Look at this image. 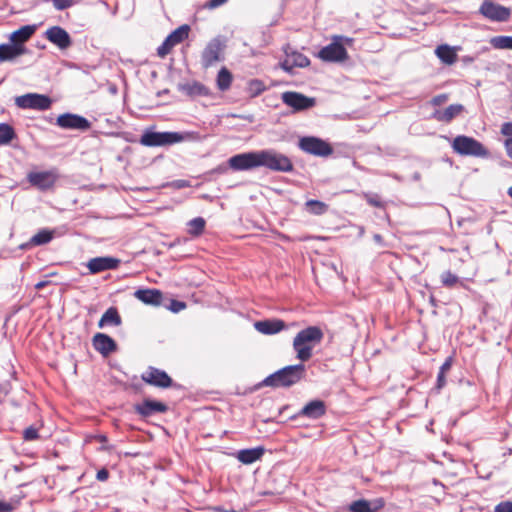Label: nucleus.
Here are the masks:
<instances>
[{
    "instance_id": "nucleus-1",
    "label": "nucleus",
    "mask_w": 512,
    "mask_h": 512,
    "mask_svg": "<svg viewBox=\"0 0 512 512\" xmlns=\"http://www.w3.org/2000/svg\"><path fill=\"white\" fill-rule=\"evenodd\" d=\"M323 338L324 333L318 326H309L299 331L293 339L296 358L301 362L310 360L313 355V348L319 345Z\"/></svg>"
},
{
    "instance_id": "nucleus-2",
    "label": "nucleus",
    "mask_w": 512,
    "mask_h": 512,
    "mask_svg": "<svg viewBox=\"0 0 512 512\" xmlns=\"http://www.w3.org/2000/svg\"><path fill=\"white\" fill-rule=\"evenodd\" d=\"M305 376L306 367L303 363L289 365L266 377L259 386L288 388L299 383Z\"/></svg>"
},
{
    "instance_id": "nucleus-3",
    "label": "nucleus",
    "mask_w": 512,
    "mask_h": 512,
    "mask_svg": "<svg viewBox=\"0 0 512 512\" xmlns=\"http://www.w3.org/2000/svg\"><path fill=\"white\" fill-rule=\"evenodd\" d=\"M452 148L457 154L465 156L487 157L489 155L488 150L482 143L465 135L455 137L452 142Z\"/></svg>"
},
{
    "instance_id": "nucleus-4",
    "label": "nucleus",
    "mask_w": 512,
    "mask_h": 512,
    "mask_svg": "<svg viewBox=\"0 0 512 512\" xmlns=\"http://www.w3.org/2000/svg\"><path fill=\"white\" fill-rule=\"evenodd\" d=\"M260 166L279 172H290L293 170L292 161L286 155L273 150L259 151Z\"/></svg>"
},
{
    "instance_id": "nucleus-5",
    "label": "nucleus",
    "mask_w": 512,
    "mask_h": 512,
    "mask_svg": "<svg viewBox=\"0 0 512 512\" xmlns=\"http://www.w3.org/2000/svg\"><path fill=\"white\" fill-rule=\"evenodd\" d=\"M184 137L178 132H155L145 131L141 138L140 143L146 147H159L169 146L183 141Z\"/></svg>"
},
{
    "instance_id": "nucleus-6",
    "label": "nucleus",
    "mask_w": 512,
    "mask_h": 512,
    "mask_svg": "<svg viewBox=\"0 0 512 512\" xmlns=\"http://www.w3.org/2000/svg\"><path fill=\"white\" fill-rule=\"evenodd\" d=\"M225 44L220 38H213L201 53V65L208 69L224 60Z\"/></svg>"
},
{
    "instance_id": "nucleus-7",
    "label": "nucleus",
    "mask_w": 512,
    "mask_h": 512,
    "mask_svg": "<svg viewBox=\"0 0 512 512\" xmlns=\"http://www.w3.org/2000/svg\"><path fill=\"white\" fill-rule=\"evenodd\" d=\"M298 146L302 151L320 157H327L333 152L328 142L313 136L300 138Z\"/></svg>"
},
{
    "instance_id": "nucleus-8",
    "label": "nucleus",
    "mask_w": 512,
    "mask_h": 512,
    "mask_svg": "<svg viewBox=\"0 0 512 512\" xmlns=\"http://www.w3.org/2000/svg\"><path fill=\"white\" fill-rule=\"evenodd\" d=\"M59 179V173L57 169H51L48 171H35L30 172L27 175L28 182L41 191H47L54 188L56 182Z\"/></svg>"
},
{
    "instance_id": "nucleus-9",
    "label": "nucleus",
    "mask_w": 512,
    "mask_h": 512,
    "mask_svg": "<svg viewBox=\"0 0 512 512\" xmlns=\"http://www.w3.org/2000/svg\"><path fill=\"white\" fill-rule=\"evenodd\" d=\"M479 13L493 22H506L511 16V10L492 0H484L479 7Z\"/></svg>"
},
{
    "instance_id": "nucleus-10",
    "label": "nucleus",
    "mask_w": 512,
    "mask_h": 512,
    "mask_svg": "<svg viewBox=\"0 0 512 512\" xmlns=\"http://www.w3.org/2000/svg\"><path fill=\"white\" fill-rule=\"evenodd\" d=\"M15 104L22 109L44 111L51 107L52 100L50 97L43 94L28 93L16 97Z\"/></svg>"
},
{
    "instance_id": "nucleus-11",
    "label": "nucleus",
    "mask_w": 512,
    "mask_h": 512,
    "mask_svg": "<svg viewBox=\"0 0 512 512\" xmlns=\"http://www.w3.org/2000/svg\"><path fill=\"white\" fill-rule=\"evenodd\" d=\"M143 382L160 389H167L173 386V379L159 368L149 366L142 374Z\"/></svg>"
},
{
    "instance_id": "nucleus-12",
    "label": "nucleus",
    "mask_w": 512,
    "mask_h": 512,
    "mask_svg": "<svg viewBox=\"0 0 512 512\" xmlns=\"http://www.w3.org/2000/svg\"><path fill=\"white\" fill-rule=\"evenodd\" d=\"M190 28L188 25H182L170 33L163 43L157 49V55L160 58H165L172 49L183 42L189 36Z\"/></svg>"
},
{
    "instance_id": "nucleus-13",
    "label": "nucleus",
    "mask_w": 512,
    "mask_h": 512,
    "mask_svg": "<svg viewBox=\"0 0 512 512\" xmlns=\"http://www.w3.org/2000/svg\"><path fill=\"white\" fill-rule=\"evenodd\" d=\"M281 98L283 103L293 108L294 111H304L314 107L316 104L315 98L294 91L284 92Z\"/></svg>"
},
{
    "instance_id": "nucleus-14",
    "label": "nucleus",
    "mask_w": 512,
    "mask_h": 512,
    "mask_svg": "<svg viewBox=\"0 0 512 512\" xmlns=\"http://www.w3.org/2000/svg\"><path fill=\"white\" fill-rule=\"evenodd\" d=\"M228 163L230 168L235 171L259 167V151L234 155L228 160Z\"/></svg>"
},
{
    "instance_id": "nucleus-15",
    "label": "nucleus",
    "mask_w": 512,
    "mask_h": 512,
    "mask_svg": "<svg viewBox=\"0 0 512 512\" xmlns=\"http://www.w3.org/2000/svg\"><path fill=\"white\" fill-rule=\"evenodd\" d=\"M134 412L142 418H149L155 414H163L168 411V406L157 400L144 399L133 406Z\"/></svg>"
},
{
    "instance_id": "nucleus-16",
    "label": "nucleus",
    "mask_w": 512,
    "mask_h": 512,
    "mask_svg": "<svg viewBox=\"0 0 512 512\" xmlns=\"http://www.w3.org/2000/svg\"><path fill=\"white\" fill-rule=\"evenodd\" d=\"M56 124L63 129L81 131H86L91 127V123L85 117L71 113L59 115L56 119Z\"/></svg>"
},
{
    "instance_id": "nucleus-17",
    "label": "nucleus",
    "mask_w": 512,
    "mask_h": 512,
    "mask_svg": "<svg viewBox=\"0 0 512 512\" xmlns=\"http://www.w3.org/2000/svg\"><path fill=\"white\" fill-rule=\"evenodd\" d=\"M318 57L326 62H338L348 57L344 46L339 42H332L318 52Z\"/></svg>"
},
{
    "instance_id": "nucleus-18",
    "label": "nucleus",
    "mask_w": 512,
    "mask_h": 512,
    "mask_svg": "<svg viewBox=\"0 0 512 512\" xmlns=\"http://www.w3.org/2000/svg\"><path fill=\"white\" fill-rule=\"evenodd\" d=\"M120 260L114 257H95L88 261L87 268L91 274L116 269Z\"/></svg>"
},
{
    "instance_id": "nucleus-19",
    "label": "nucleus",
    "mask_w": 512,
    "mask_h": 512,
    "mask_svg": "<svg viewBox=\"0 0 512 512\" xmlns=\"http://www.w3.org/2000/svg\"><path fill=\"white\" fill-rule=\"evenodd\" d=\"M48 41L59 47L67 49L71 45V38L68 32L60 26H52L45 32Z\"/></svg>"
},
{
    "instance_id": "nucleus-20",
    "label": "nucleus",
    "mask_w": 512,
    "mask_h": 512,
    "mask_svg": "<svg viewBox=\"0 0 512 512\" xmlns=\"http://www.w3.org/2000/svg\"><path fill=\"white\" fill-rule=\"evenodd\" d=\"M92 345L103 356H108L117 350L114 339L104 333H96L92 338Z\"/></svg>"
},
{
    "instance_id": "nucleus-21",
    "label": "nucleus",
    "mask_w": 512,
    "mask_h": 512,
    "mask_svg": "<svg viewBox=\"0 0 512 512\" xmlns=\"http://www.w3.org/2000/svg\"><path fill=\"white\" fill-rule=\"evenodd\" d=\"M310 60L302 53L292 51L286 53L285 59L281 62V68L291 72L295 67L304 68L309 66Z\"/></svg>"
},
{
    "instance_id": "nucleus-22",
    "label": "nucleus",
    "mask_w": 512,
    "mask_h": 512,
    "mask_svg": "<svg viewBox=\"0 0 512 512\" xmlns=\"http://www.w3.org/2000/svg\"><path fill=\"white\" fill-rule=\"evenodd\" d=\"M464 111L462 104H451L445 109H436L432 113V118L438 122L449 123L458 117Z\"/></svg>"
},
{
    "instance_id": "nucleus-23",
    "label": "nucleus",
    "mask_w": 512,
    "mask_h": 512,
    "mask_svg": "<svg viewBox=\"0 0 512 512\" xmlns=\"http://www.w3.org/2000/svg\"><path fill=\"white\" fill-rule=\"evenodd\" d=\"M254 327L262 334L273 335L284 330L286 324L281 319H267L255 322Z\"/></svg>"
},
{
    "instance_id": "nucleus-24",
    "label": "nucleus",
    "mask_w": 512,
    "mask_h": 512,
    "mask_svg": "<svg viewBox=\"0 0 512 512\" xmlns=\"http://www.w3.org/2000/svg\"><path fill=\"white\" fill-rule=\"evenodd\" d=\"M326 413V406L322 400H313L307 403L299 412V415L311 419L322 417Z\"/></svg>"
},
{
    "instance_id": "nucleus-25",
    "label": "nucleus",
    "mask_w": 512,
    "mask_h": 512,
    "mask_svg": "<svg viewBox=\"0 0 512 512\" xmlns=\"http://www.w3.org/2000/svg\"><path fill=\"white\" fill-rule=\"evenodd\" d=\"M135 297L145 304L160 305L162 293L156 289H139L134 293Z\"/></svg>"
},
{
    "instance_id": "nucleus-26",
    "label": "nucleus",
    "mask_w": 512,
    "mask_h": 512,
    "mask_svg": "<svg viewBox=\"0 0 512 512\" xmlns=\"http://www.w3.org/2000/svg\"><path fill=\"white\" fill-rule=\"evenodd\" d=\"M180 90L188 96L196 97V96H209L210 89L205 86L203 83L198 81H192L189 83H185L180 86Z\"/></svg>"
},
{
    "instance_id": "nucleus-27",
    "label": "nucleus",
    "mask_w": 512,
    "mask_h": 512,
    "mask_svg": "<svg viewBox=\"0 0 512 512\" xmlns=\"http://www.w3.org/2000/svg\"><path fill=\"white\" fill-rule=\"evenodd\" d=\"M36 26L34 25H25L20 27L18 30L14 31L11 36L10 40L12 43H14L17 46H22V44L26 41H28L31 36L35 33Z\"/></svg>"
},
{
    "instance_id": "nucleus-28",
    "label": "nucleus",
    "mask_w": 512,
    "mask_h": 512,
    "mask_svg": "<svg viewBox=\"0 0 512 512\" xmlns=\"http://www.w3.org/2000/svg\"><path fill=\"white\" fill-rule=\"evenodd\" d=\"M25 53V48L23 46H17L14 43L10 44H1L0 45V62L10 61L14 58Z\"/></svg>"
},
{
    "instance_id": "nucleus-29",
    "label": "nucleus",
    "mask_w": 512,
    "mask_h": 512,
    "mask_svg": "<svg viewBox=\"0 0 512 512\" xmlns=\"http://www.w3.org/2000/svg\"><path fill=\"white\" fill-rule=\"evenodd\" d=\"M264 451L263 447L243 449L238 452L237 459L243 464H252L263 456Z\"/></svg>"
},
{
    "instance_id": "nucleus-30",
    "label": "nucleus",
    "mask_w": 512,
    "mask_h": 512,
    "mask_svg": "<svg viewBox=\"0 0 512 512\" xmlns=\"http://www.w3.org/2000/svg\"><path fill=\"white\" fill-rule=\"evenodd\" d=\"M122 324L121 316L116 307L108 308L98 322V327L103 328L106 325L119 326Z\"/></svg>"
},
{
    "instance_id": "nucleus-31",
    "label": "nucleus",
    "mask_w": 512,
    "mask_h": 512,
    "mask_svg": "<svg viewBox=\"0 0 512 512\" xmlns=\"http://www.w3.org/2000/svg\"><path fill=\"white\" fill-rule=\"evenodd\" d=\"M437 57L445 64L452 65L457 61L456 51L448 45H440L436 48Z\"/></svg>"
},
{
    "instance_id": "nucleus-32",
    "label": "nucleus",
    "mask_w": 512,
    "mask_h": 512,
    "mask_svg": "<svg viewBox=\"0 0 512 512\" xmlns=\"http://www.w3.org/2000/svg\"><path fill=\"white\" fill-rule=\"evenodd\" d=\"M233 81L232 73L226 68L222 67L217 75V87L221 91H226L231 87Z\"/></svg>"
},
{
    "instance_id": "nucleus-33",
    "label": "nucleus",
    "mask_w": 512,
    "mask_h": 512,
    "mask_svg": "<svg viewBox=\"0 0 512 512\" xmlns=\"http://www.w3.org/2000/svg\"><path fill=\"white\" fill-rule=\"evenodd\" d=\"M188 233L193 237H199L203 234L206 221L202 217H196L188 222Z\"/></svg>"
},
{
    "instance_id": "nucleus-34",
    "label": "nucleus",
    "mask_w": 512,
    "mask_h": 512,
    "mask_svg": "<svg viewBox=\"0 0 512 512\" xmlns=\"http://www.w3.org/2000/svg\"><path fill=\"white\" fill-rule=\"evenodd\" d=\"M305 210L313 215H323L328 211V205L319 200H308L305 203Z\"/></svg>"
},
{
    "instance_id": "nucleus-35",
    "label": "nucleus",
    "mask_w": 512,
    "mask_h": 512,
    "mask_svg": "<svg viewBox=\"0 0 512 512\" xmlns=\"http://www.w3.org/2000/svg\"><path fill=\"white\" fill-rule=\"evenodd\" d=\"M15 138L14 128L7 123H0V146L9 144Z\"/></svg>"
},
{
    "instance_id": "nucleus-36",
    "label": "nucleus",
    "mask_w": 512,
    "mask_h": 512,
    "mask_svg": "<svg viewBox=\"0 0 512 512\" xmlns=\"http://www.w3.org/2000/svg\"><path fill=\"white\" fill-rule=\"evenodd\" d=\"M53 239V231L42 229L38 231L31 239L30 243L34 246L44 245Z\"/></svg>"
},
{
    "instance_id": "nucleus-37",
    "label": "nucleus",
    "mask_w": 512,
    "mask_h": 512,
    "mask_svg": "<svg viewBox=\"0 0 512 512\" xmlns=\"http://www.w3.org/2000/svg\"><path fill=\"white\" fill-rule=\"evenodd\" d=\"M266 90V86L262 80L252 79L247 83V93L251 98L259 96Z\"/></svg>"
},
{
    "instance_id": "nucleus-38",
    "label": "nucleus",
    "mask_w": 512,
    "mask_h": 512,
    "mask_svg": "<svg viewBox=\"0 0 512 512\" xmlns=\"http://www.w3.org/2000/svg\"><path fill=\"white\" fill-rule=\"evenodd\" d=\"M490 44L495 49L512 50V36H495L490 39Z\"/></svg>"
},
{
    "instance_id": "nucleus-39",
    "label": "nucleus",
    "mask_w": 512,
    "mask_h": 512,
    "mask_svg": "<svg viewBox=\"0 0 512 512\" xmlns=\"http://www.w3.org/2000/svg\"><path fill=\"white\" fill-rule=\"evenodd\" d=\"M382 506V502H379L378 505H372L367 500H357L354 501V512H374Z\"/></svg>"
},
{
    "instance_id": "nucleus-40",
    "label": "nucleus",
    "mask_w": 512,
    "mask_h": 512,
    "mask_svg": "<svg viewBox=\"0 0 512 512\" xmlns=\"http://www.w3.org/2000/svg\"><path fill=\"white\" fill-rule=\"evenodd\" d=\"M451 358H448L440 367V370H439V373H438V376H437V388L438 389H441L445 386L446 384V378H445V375L446 373L450 370L451 368Z\"/></svg>"
},
{
    "instance_id": "nucleus-41",
    "label": "nucleus",
    "mask_w": 512,
    "mask_h": 512,
    "mask_svg": "<svg viewBox=\"0 0 512 512\" xmlns=\"http://www.w3.org/2000/svg\"><path fill=\"white\" fill-rule=\"evenodd\" d=\"M441 283L443 286L447 288H452L457 283H459V277L453 274L451 271H445L441 275Z\"/></svg>"
},
{
    "instance_id": "nucleus-42",
    "label": "nucleus",
    "mask_w": 512,
    "mask_h": 512,
    "mask_svg": "<svg viewBox=\"0 0 512 512\" xmlns=\"http://www.w3.org/2000/svg\"><path fill=\"white\" fill-rule=\"evenodd\" d=\"M22 438L24 441H36L40 439L39 428L35 426H29L23 431Z\"/></svg>"
},
{
    "instance_id": "nucleus-43",
    "label": "nucleus",
    "mask_w": 512,
    "mask_h": 512,
    "mask_svg": "<svg viewBox=\"0 0 512 512\" xmlns=\"http://www.w3.org/2000/svg\"><path fill=\"white\" fill-rule=\"evenodd\" d=\"M56 10L62 11L74 5L75 0H52Z\"/></svg>"
},
{
    "instance_id": "nucleus-44",
    "label": "nucleus",
    "mask_w": 512,
    "mask_h": 512,
    "mask_svg": "<svg viewBox=\"0 0 512 512\" xmlns=\"http://www.w3.org/2000/svg\"><path fill=\"white\" fill-rule=\"evenodd\" d=\"M366 197V200L367 202L373 206V207H377V208H384V203L381 201L380 197L376 194H373V195H370V194H367L365 195Z\"/></svg>"
},
{
    "instance_id": "nucleus-45",
    "label": "nucleus",
    "mask_w": 512,
    "mask_h": 512,
    "mask_svg": "<svg viewBox=\"0 0 512 512\" xmlns=\"http://www.w3.org/2000/svg\"><path fill=\"white\" fill-rule=\"evenodd\" d=\"M448 100H449V94L442 93V94H438V95L434 96L430 100V104L432 106H440V105L446 103Z\"/></svg>"
},
{
    "instance_id": "nucleus-46",
    "label": "nucleus",
    "mask_w": 512,
    "mask_h": 512,
    "mask_svg": "<svg viewBox=\"0 0 512 512\" xmlns=\"http://www.w3.org/2000/svg\"><path fill=\"white\" fill-rule=\"evenodd\" d=\"M495 512H512V502L504 501L495 507Z\"/></svg>"
},
{
    "instance_id": "nucleus-47",
    "label": "nucleus",
    "mask_w": 512,
    "mask_h": 512,
    "mask_svg": "<svg viewBox=\"0 0 512 512\" xmlns=\"http://www.w3.org/2000/svg\"><path fill=\"white\" fill-rule=\"evenodd\" d=\"M172 186H173L174 188H177V189H182V188L190 187V186H191V183H190V181H188V180L178 179V180H175V181L172 183Z\"/></svg>"
},
{
    "instance_id": "nucleus-48",
    "label": "nucleus",
    "mask_w": 512,
    "mask_h": 512,
    "mask_svg": "<svg viewBox=\"0 0 512 512\" xmlns=\"http://www.w3.org/2000/svg\"><path fill=\"white\" fill-rule=\"evenodd\" d=\"M14 509V504L0 500V512H12Z\"/></svg>"
},
{
    "instance_id": "nucleus-49",
    "label": "nucleus",
    "mask_w": 512,
    "mask_h": 512,
    "mask_svg": "<svg viewBox=\"0 0 512 512\" xmlns=\"http://www.w3.org/2000/svg\"><path fill=\"white\" fill-rule=\"evenodd\" d=\"M109 478V471L106 468H102L97 472L96 479L98 481H106Z\"/></svg>"
},
{
    "instance_id": "nucleus-50",
    "label": "nucleus",
    "mask_w": 512,
    "mask_h": 512,
    "mask_svg": "<svg viewBox=\"0 0 512 512\" xmlns=\"http://www.w3.org/2000/svg\"><path fill=\"white\" fill-rule=\"evenodd\" d=\"M501 133L505 136H512V123L506 122L501 127Z\"/></svg>"
},
{
    "instance_id": "nucleus-51",
    "label": "nucleus",
    "mask_w": 512,
    "mask_h": 512,
    "mask_svg": "<svg viewBox=\"0 0 512 512\" xmlns=\"http://www.w3.org/2000/svg\"><path fill=\"white\" fill-rule=\"evenodd\" d=\"M507 155L512 159V137L508 138L504 142Z\"/></svg>"
},
{
    "instance_id": "nucleus-52",
    "label": "nucleus",
    "mask_w": 512,
    "mask_h": 512,
    "mask_svg": "<svg viewBox=\"0 0 512 512\" xmlns=\"http://www.w3.org/2000/svg\"><path fill=\"white\" fill-rule=\"evenodd\" d=\"M185 307H186V304L184 302H180V301L172 302V310L174 312H179L180 310L184 309Z\"/></svg>"
},
{
    "instance_id": "nucleus-53",
    "label": "nucleus",
    "mask_w": 512,
    "mask_h": 512,
    "mask_svg": "<svg viewBox=\"0 0 512 512\" xmlns=\"http://www.w3.org/2000/svg\"><path fill=\"white\" fill-rule=\"evenodd\" d=\"M227 0H210L207 4L209 8H215L224 4Z\"/></svg>"
},
{
    "instance_id": "nucleus-54",
    "label": "nucleus",
    "mask_w": 512,
    "mask_h": 512,
    "mask_svg": "<svg viewBox=\"0 0 512 512\" xmlns=\"http://www.w3.org/2000/svg\"><path fill=\"white\" fill-rule=\"evenodd\" d=\"M51 282L48 281V280H44V281H40L38 283L35 284V289L36 290H41L43 289L44 287H46L47 285H49Z\"/></svg>"
},
{
    "instance_id": "nucleus-55",
    "label": "nucleus",
    "mask_w": 512,
    "mask_h": 512,
    "mask_svg": "<svg viewBox=\"0 0 512 512\" xmlns=\"http://www.w3.org/2000/svg\"><path fill=\"white\" fill-rule=\"evenodd\" d=\"M225 171H226V168L223 166H219L213 170V172H217V173H224Z\"/></svg>"
},
{
    "instance_id": "nucleus-56",
    "label": "nucleus",
    "mask_w": 512,
    "mask_h": 512,
    "mask_svg": "<svg viewBox=\"0 0 512 512\" xmlns=\"http://www.w3.org/2000/svg\"><path fill=\"white\" fill-rule=\"evenodd\" d=\"M508 195L512 198V186L508 189Z\"/></svg>"
}]
</instances>
